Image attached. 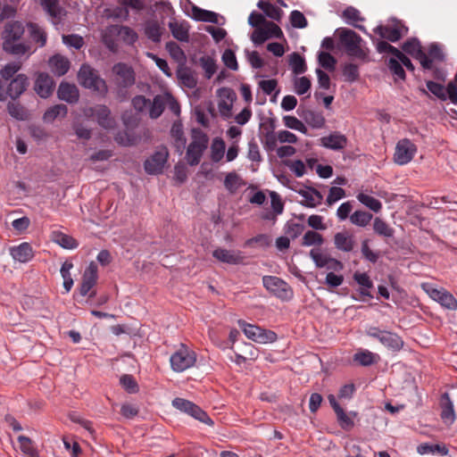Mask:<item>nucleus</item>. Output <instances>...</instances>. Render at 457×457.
Returning <instances> with one entry per match:
<instances>
[{
	"label": "nucleus",
	"instance_id": "1",
	"mask_svg": "<svg viewBox=\"0 0 457 457\" xmlns=\"http://www.w3.org/2000/svg\"><path fill=\"white\" fill-rule=\"evenodd\" d=\"M340 45L349 56L366 60L369 49L365 46L362 38L353 30L342 28L337 29Z\"/></svg>",
	"mask_w": 457,
	"mask_h": 457
},
{
	"label": "nucleus",
	"instance_id": "2",
	"mask_svg": "<svg viewBox=\"0 0 457 457\" xmlns=\"http://www.w3.org/2000/svg\"><path fill=\"white\" fill-rule=\"evenodd\" d=\"M208 144L209 137L205 132L195 128L191 129V142L186 153V160L190 166H195L200 162Z\"/></svg>",
	"mask_w": 457,
	"mask_h": 457
},
{
	"label": "nucleus",
	"instance_id": "3",
	"mask_svg": "<svg viewBox=\"0 0 457 457\" xmlns=\"http://www.w3.org/2000/svg\"><path fill=\"white\" fill-rule=\"evenodd\" d=\"M79 84L88 89H91L102 96H105L108 92V87L104 79H102L97 71L88 64H83L78 73Z\"/></svg>",
	"mask_w": 457,
	"mask_h": 457
},
{
	"label": "nucleus",
	"instance_id": "4",
	"mask_svg": "<svg viewBox=\"0 0 457 457\" xmlns=\"http://www.w3.org/2000/svg\"><path fill=\"white\" fill-rule=\"evenodd\" d=\"M170 367L175 372H182L192 368L196 362V353L184 344L170 358Z\"/></svg>",
	"mask_w": 457,
	"mask_h": 457
},
{
	"label": "nucleus",
	"instance_id": "5",
	"mask_svg": "<svg viewBox=\"0 0 457 457\" xmlns=\"http://www.w3.org/2000/svg\"><path fill=\"white\" fill-rule=\"evenodd\" d=\"M366 334L378 340L385 347L393 352H398L403 347V340L396 333L381 330L377 327H370L366 330Z\"/></svg>",
	"mask_w": 457,
	"mask_h": 457
},
{
	"label": "nucleus",
	"instance_id": "6",
	"mask_svg": "<svg viewBox=\"0 0 457 457\" xmlns=\"http://www.w3.org/2000/svg\"><path fill=\"white\" fill-rule=\"evenodd\" d=\"M238 325L245 337L259 344L273 343L278 337L274 331L262 328L258 326L248 324L244 320H238Z\"/></svg>",
	"mask_w": 457,
	"mask_h": 457
},
{
	"label": "nucleus",
	"instance_id": "7",
	"mask_svg": "<svg viewBox=\"0 0 457 457\" xmlns=\"http://www.w3.org/2000/svg\"><path fill=\"white\" fill-rule=\"evenodd\" d=\"M421 287L432 300L437 302L444 308L448 310L457 309V300L446 289L443 287L436 288L429 283H423Z\"/></svg>",
	"mask_w": 457,
	"mask_h": 457
},
{
	"label": "nucleus",
	"instance_id": "8",
	"mask_svg": "<svg viewBox=\"0 0 457 457\" xmlns=\"http://www.w3.org/2000/svg\"><path fill=\"white\" fill-rule=\"evenodd\" d=\"M262 284L268 291L281 300H289L293 296L290 286L280 278L264 276L262 278Z\"/></svg>",
	"mask_w": 457,
	"mask_h": 457
},
{
	"label": "nucleus",
	"instance_id": "9",
	"mask_svg": "<svg viewBox=\"0 0 457 457\" xmlns=\"http://www.w3.org/2000/svg\"><path fill=\"white\" fill-rule=\"evenodd\" d=\"M172 406L177 410L185 412L195 420L207 424L213 425V421L208 414L194 403L184 398L177 397L172 401Z\"/></svg>",
	"mask_w": 457,
	"mask_h": 457
},
{
	"label": "nucleus",
	"instance_id": "10",
	"mask_svg": "<svg viewBox=\"0 0 457 457\" xmlns=\"http://www.w3.org/2000/svg\"><path fill=\"white\" fill-rule=\"evenodd\" d=\"M408 32V28L400 21H391L386 25H379L374 29V33L379 35L382 38L391 42H397Z\"/></svg>",
	"mask_w": 457,
	"mask_h": 457
},
{
	"label": "nucleus",
	"instance_id": "11",
	"mask_svg": "<svg viewBox=\"0 0 457 457\" xmlns=\"http://www.w3.org/2000/svg\"><path fill=\"white\" fill-rule=\"evenodd\" d=\"M169 158V151L166 146L161 145L145 161L144 167L147 174L157 175L163 171Z\"/></svg>",
	"mask_w": 457,
	"mask_h": 457
},
{
	"label": "nucleus",
	"instance_id": "12",
	"mask_svg": "<svg viewBox=\"0 0 457 457\" xmlns=\"http://www.w3.org/2000/svg\"><path fill=\"white\" fill-rule=\"evenodd\" d=\"M112 73L114 74L115 84L119 87L128 88L135 84V71L131 66L119 62L113 65Z\"/></svg>",
	"mask_w": 457,
	"mask_h": 457
},
{
	"label": "nucleus",
	"instance_id": "13",
	"mask_svg": "<svg viewBox=\"0 0 457 457\" xmlns=\"http://www.w3.org/2000/svg\"><path fill=\"white\" fill-rule=\"evenodd\" d=\"M417 153V146L408 138L398 141L394 154V161L399 165L409 163Z\"/></svg>",
	"mask_w": 457,
	"mask_h": 457
},
{
	"label": "nucleus",
	"instance_id": "14",
	"mask_svg": "<svg viewBox=\"0 0 457 457\" xmlns=\"http://www.w3.org/2000/svg\"><path fill=\"white\" fill-rule=\"evenodd\" d=\"M218 109L220 116L224 119L230 118L236 94L230 88L222 87L218 90Z\"/></svg>",
	"mask_w": 457,
	"mask_h": 457
},
{
	"label": "nucleus",
	"instance_id": "15",
	"mask_svg": "<svg viewBox=\"0 0 457 457\" xmlns=\"http://www.w3.org/2000/svg\"><path fill=\"white\" fill-rule=\"evenodd\" d=\"M85 114L96 117L98 124L103 128L109 129L114 124V120L111 117V111L106 105L99 104L90 107L85 111Z\"/></svg>",
	"mask_w": 457,
	"mask_h": 457
},
{
	"label": "nucleus",
	"instance_id": "16",
	"mask_svg": "<svg viewBox=\"0 0 457 457\" xmlns=\"http://www.w3.org/2000/svg\"><path fill=\"white\" fill-rule=\"evenodd\" d=\"M98 279V268L97 265L91 262L84 271L82 276V282L79 288L81 295H87L90 290L95 287Z\"/></svg>",
	"mask_w": 457,
	"mask_h": 457
},
{
	"label": "nucleus",
	"instance_id": "17",
	"mask_svg": "<svg viewBox=\"0 0 457 457\" xmlns=\"http://www.w3.org/2000/svg\"><path fill=\"white\" fill-rule=\"evenodd\" d=\"M212 256L218 261L227 263L237 265L244 262L245 256L243 253L238 250H228L225 248H217L212 252Z\"/></svg>",
	"mask_w": 457,
	"mask_h": 457
},
{
	"label": "nucleus",
	"instance_id": "18",
	"mask_svg": "<svg viewBox=\"0 0 457 457\" xmlns=\"http://www.w3.org/2000/svg\"><path fill=\"white\" fill-rule=\"evenodd\" d=\"M54 81L51 76L46 73H39L36 79L34 89L42 98H47L53 93Z\"/></svg>",
	"mask_w": 457,
	"mask_h": 457
},
{
	"label": "nucleus",
	"instance_id": "19",
	"mask_svg": "<svg viewBox=\"0 0 457 457\" xmlns=\"http://www.w3.org/2000/svg\"><path fill=\"white\" fill-rule=\"evenodd\" d=\"M320 145L334 151H340L346 147L348 139L340 132H333L328 136L322 137Z\"/></svg>",
	"mask_w": 457,
	"mask_h": 457
},
{
	"label": "nucleus",
	"instance_id": "20",
	"mask_svg": "<svg viewBox=\"0 0 457 457\" xmlns=\"http://www.w3.org/2000/svg\"><path fill=\"white\" fill-rule=\"evenodd\" d=\"M186 3L191 6V12H187L188 16L192 19L198 21L211 22L214 24H219V14L202 9L195 4H193L189 0H185Z\"/></svg>",
	"mask_w": 457,
	"mask_h": 457
},
{
	"label": "nucleus",
	"instance_id": "21",
	"mask_svg": "<svg viewBox=\"0 0 457 457\" xmlns=\"http://www.w3.org/2000/svg\"><path fill=\"white\" fill-rule=\"evenodd\" d=\"M170 133L173 146L179 154H182L187 144L182 123L180 121H175L171 126Z\"/></svg>",
	"mask_w": 457,
	"mask_h": 457
},
{
	"label": "nucleus",
	"instance_id": "22",
	"mask_svg": "<svg viewBox=\"0 0 457 457\" xmlns=\"http://www.w3.org/2000/svg\"><path fill=\"white\" fill-rule=\"evenodd\" d=\"M28 78L23 74H19L8 85L6 94L12 98H18L27 88Z\"/></svg>",
	"mask_w": 457,
	"mask_h": 457
},
{
	"label": "nucleus",
	"instance_id": "23",
	"mask_svg": "<svg viewBox=\"0 0 457 457\" xmlns=\"http://www.w3.org/2000/svg\"><path fill=\"white\" fill-rule=\"evenodd\" d=\"M334 244L337 249L348 253L353 250L355 241L353 235L348 231H342L334 236Z\"/></svg>",
	"mask_w": 457,
	"mask_h": 457
},
{
	"label": "nucleus",
	"instance_id": "24",
	"mask_svg": "<svg viewBox=\"0 0 457 457\" xmlns=\"http://www.w3.org/2000/svg\"><path fill=\"white\" fill-rule=\"evenodd\" d=\"M299 194L302 196L301 204L309 208H314L320 204L323 199L322 195L317 189L312 187L301 190Z\"/></svg>",
	"mask_w": 457,
	"mask_h": 457
},
{
	"label": "nucleus",
	"instance_id": "25",
	"mask_svg": "<svg viewBox=\"0 0 457 457\" xmlns=\"http://www.w3.org/2000/svg\"><path fill=\"white\" fill-rule=\"evenodd\" d=\"M58 97L68 103H76L79 100V90L73 84L62 82L57 91Z\"/></svg>",
	"mask_w": 457,
	"mask_h": 457
},
{
	"label": "nucleus",
	"instance_id": "26",
	"mask_svg": "<svg viewBox=\"0 0 457 457\" xmlns=\"http://www.w3.org/2000/svg\"><path fill=\"white\" fill-rule=\"evenodd\" d=\"M40 4L54 19V23L60 22L66 13L64 9L60 6L59 0H40Z\"/></svg>",
	"mask_w": 457,
	"mask_h": 457
},
{
	"label": "nucleus",
	"instance_id": "27",
	"mask_svg": "<svg viewBox=\"0 0 457 457\" xmlns=\"http://www.w3.org/2000/svg\"><path fill=\"white\" fill-rule=\"evenodd\" d=\"M107 31L120 35L122 40L129 45H133L138 38L137 32L127 26L112 25L107 28Z\"/></svg>",
	"mask_w": 457,
	"mask_h": 457
},
{
	"label": "nucleus",
	"instance_id": "28",
	"mask_svg": "<svg viewBox=\"0 0 457 457\" xmlns=\"http://www.w3.org/2000/svg\"><path fill=\"white\" fill-rule=\"evenodd\" d=\"M441 407V419L445 424L452 425L454 422L456 416L453 410V404L447 393H445L442 395Z\"/></svg>",
	"mask_w": 457,
	"mask_h": 457
},
{
	"label": "nucleus",
	"instance_id": "29",
	"mask_svg": "<svg viewBox=\"0 0 457 457\" xmlns=\"http://www.w3.org/2000/svg\"><path fill=\"white\" fill-rule=\"evenodd\" d=\"M169 28L172 36L181 41L188 42L189 40V24L187 21H170Z\"/></svg>",
	"mask_w": 457,
	"mask_h": 457
},
{
	"label": "nucleus",
	"instance_id": "30",
	"mask_svg": "<svg viewBox=\"0 0 457 457\" xmlns=\"http://www.w3.org/2000/svg\"><path fill=\"white\" fill-rule=\"evenodd\" d=\"M354 281L360 286V295L361 296L372 298L373 295L370 293V289L373 287V283L365 272L356 271L353 274Z\"/></svg>",
	"mask_w": 457,
	"mask_h": 457
},
{
	"label": "nucleus",
	"instance_id": "31",
	"mask_svg": "<svg viewBox=\"0 0 457 457\" xmlns=\"http://www.w3.org/2000/svg\"><path fill=\"white\" fill-rule=\"evenodd\" d=\"M10 253L12 258L20 262H27L33 257L32 247L28 243H21L11 248Z\"/></svg>",
	"mask_w": 457,
	"mask_h": 457
},
{
	"label": "nucleus",
	"instance_id": "32",
	"mask_svg": "<svg viewBox=\"0 0 457 457\" xmlns=\"http://www.w3.org/2000/svg\"><path fill=\"white\" fill-rule=\"evenodd\" d=\"M49 66L55 75L62 76L69 71L70 62L66 57L55 54L49 59Z\"/></svg>",
	"mask_w": 457,
	"mask_h": 457
},
{
	"label": "nucleus",
	"instance_id": "33",
	"mask_svg": "<svg viewBox=\"0 0 457 457\" xmlns=\"http://www.w3.org/2000/svg\"><path fill=\"white\" fill-rule=\"evenodd\" d=\"M24 33V28L21 22L12 21L6 24L3 34L4 41H18Z\"/></svg>",
	"mask_w": 457,
	"mask_h": 457
},
{
	"label": "nucleus",
	"instance_id": "34",
	"mask_svg": "<svg viewBox=\"0 0 457 457\" xmlns=\"http://www.w3.org/2000/svg\"><path fill=\"white\" fill-rule=\"evenodd\" d=\"M51 239L64 249H75L79 246V243L74 237L59 230L52 232Z\"/></svg>",
	"mask_w": 457,
	"mask_h": 457
},
{
	"label": "nucleus",
	"instance_id": "35",
	"mask_svg": "<svg viewBox=\"0 0 457 457\" xmlns=\"http://www.w3.org/2000/svg\"><path fill=\"white\" fill-rule=\"evenodd\" d=\"M342 16L349 25L357 28L361 31H365V28L358 24L359 21H362L364 19L361 17L360 11L356 8L353 6L347 7L343 12Z\"/></svg>",
	"mask_w": 457,
	"mask_h": 457
},
{
	"label": "nucleus",
	"instance_id": "36",
	"mask_svg": "<svg viewBox=\"0 0 457 457\" xmlns=\"http://www.w3.org/2000/svg\"><path fill=\"white\" fill-rule=\"evenodd\" d=\"M67 112L68 108L65 104H55L45 112L43 120L46 123H52L58 118H64L67 115Z\"/></svg>",
	"mask_w": 457,
	"mask_h": 457
},
{
	"label": "nucleus",
	"instance_id": "37",
	"mask_svg": "<svg viewBox=\"0 0 457 457\" xmlns=\"http://www.w3.org/2000/svg\"><path fill=\"white\" fill-rule=\"evenodd\" d=\"M165 93L162 95H156L152 103H149V116L151 119L159 118L165 109Z\"/></svg>",
	"mask_w": 457,
	"mask_h": 457
},
{
	"label": "nucleus",
	"instance_id": "38",
	"mask_svg": "<svg viewBox=\"0 0 457 457\" xmlns=\"http://www.w3.org/2000/svg\"><path fill=\"white\" fill-rule=\"evenodd\" d=\"M226 144L221 137H215L211 144V160L213 162H219L222 160L225 154Z\"/></svg>",
	"mask_w": 457,
	"mask_h": 457
},
{
	"label": "nucleus",
	"instance_id": "39",
	"mask_svg": "<svg viewBox=\"0 0 457 457\" xmlns=\"http://www.w3.org/2000/svg\"><path fill=\"white\" fill-rule=\"evenodd\" d=\"M417 452L421 454H438L441 456H445L448 454V449L445 445H431L428 443H424L420 445L417 447Z\"/></svg>",
	"mask_w": 457,
	"mask_h": 457
},
{
	"label": "nucleus",
	"instance_id": "40",
	"mask_svg": "<svg viewBox=\"0 0 457 457\" xmlns=\"http://www.w3.org/2000/svg\"><path fill=\"white\" fill-rule=\"evenodd\" d=\"M257 6L262 10L265 15L269 18L278 21H280L283 12L277 5L271 4L269 1L260 0L257 4Z\"/></svg>",
	"mask_w": 457,
	"mask_h": 457
},
{
	"label": "nucleus",
	"instance_id": "41",
	"mask_svg": "<svg viewBox=\"0 0 457 457\" xmlns=\"http://www.w3.org/2000/svg\"><path fill=\"white\" fill-rule=\"evenodd\" d=\"M3 48L5 52L13 55H22L29 51V46L18 41H4Z\"/></svg>",
	"mask_w": 457,
	"mask_h": 457
},
{
	"label": "nucleus",
	"instance_id": "42",
	"mask_svg": "<svg viewBox=\"0 0 457 457\" xmlns=\"http://www.w3.org/2000/svg\"><path fill=\"white\" fill-rule=\"evenodd\" d=\"M7 110L8 113L18 120H26L29 118V111L19 103H8Z\"/></svg>",
	"mask_w": 457,
	"mask_h": 457
},
{
	"label": "nucleus",
	"instance_id": "43",
	"mask_svg": "<svg viewBox=\"0 0 457 457\" xmlns=\"http://www.w3.org/2000/svg\"><path fill=\"white\" fill-rule=\"evenodd\" d=\"M289 65L295 75L303 74L307 70L304 58L298 53H293L289 55Z\"/></svg>",
	"mask_w": 457,
	"mask_h": 457
},
{
	"label": "nucleus",
	"instance_id": "44",
	"mask_svg": "<svg viewBox=\"0 0 457 457\" xmlns=\"http://www.w3.org/2000/svg\"><path fill=\"white\" fill-rule=\"evenodd\" d=\"M379 359L378 355L369 350H361L353 355V360L362 366H370Z\"/></svg>",
	"mask_w": 457,
	"mask_h": 457
},
{
	"label": "nucleus",
	"instance_id": "45",
	"mask_svg": "<svg viewBox=\"0 0 457 457\" xmlns=\"http://www.w3.org/2000/svg\"><path fill=\"white\" fill-rule=\"evenodd\" d=\"M17 439L19 442L20 449L23 454H25L27 457H37V451L29 437L25 436H19Z\"/></svg>",
	"mask_w": 457,
	"mask_h": 457
},
{
	"label": "nucleus",
	"instance_id": "46",
	"mask_svg": "<svg viewBox=\"0 0 457 457\" xmlns=\"http://www.w3.org/2000/svg\"><path fill=\"white\" fill-rule=\"evenodd\" d=\"M146 37L154 42H159L162 37V28L157 21H147L145 28Z\"/></svg>",
	"mask_w": 457,
	"mask_h": 457
},
{
	"label": "nucleus",
	"instance_id": "47",
	"mask_svg": "<svg viewBox=\"0 0 457 457\" xmlns=\"http://www.w3.org/2000/svg\"><path fill=\"white\" fill-rule=\"evenodd\" d=\"M242 186L240 177L236 172H229L227 174L224 179V187L230 193L237 192Z\"/></svg>",
	"mask_w": 457,
	"mask_h": 457
},
{
	"label": "nucleus",
	"instance_id": "48",
	"mask_svg": "<svg viewBox=\"0 0 457 457\" xmlns=\"http://www.w3.org/2000/svg\"><path fill=\"white\" fill-rule=\"evenodd\" d=\"M166 50L176 62L179 63H184L186 62V54L176 42H168L166 44Z\"/></svg>",
	"mask_w": 457,
	"mask_h": 457
},
{
	"label": "nucleus",
	"instance_id": "49",
	"mask_svg": "<svg viewBox=\"0 0 457 457\" xmlns=\"http://www.w3.org/2000/svg\"><path fill=\"white\" fill-rule=\"evenodd\" d=\"M357 199L359 202L375 212H378L382 208V204L378 199L369 195L360 193L357 195Z\"/></svg>",
	"mask_w": 457,
	"mask_h": 457
},
{
	"label": "nucleus",
	"instance_id": "50",
	"mask_svg": "<svg viewBox=\"0 0 457 457\" xmlns=\"http://www.w3.org/2000/svg\"><path fill=\"white\" fill-rule=\"evenodd\" d=\"M73 268V264L71 262H64L61 268V275L63 278V287L66 292H70L73 286V279L71 275V270Z\"/></svg>",
	"mask_w": 457,
	"mask_h": 457
},
{
	"label": "nucleus",
	"instance_id": "51",
	"mask_svg": "<svg viewBox=\"0 0 457 457\" xmlns=\"http://www.w3.org/2000/svg\"><path fill=\"white\" fill-rule=\"evenodd\" d=\"M372 220V214L365 211H355L351 216L350 220L353 224L360 227L367 226Z\"/></svg>",
	"mask_w": 457,
	"mask_h": 457
},
{
	"label": "nucleus",
	"instance_id": "52",
	"mask_svg": "<svg viewBox=\"0 0 457 457\" xmlns=\"http://www.w3.org/2000/svg\"><path fill=\"white\" fill-rule=\"evenodd\" d=\"M374 231L382 237H391L394 236V229L388 226L386 222H385L380 218H376L373 222Z\"/></svg>",
	"mask_w": 457,
	"mask_h": 457
},
{
	"label": "nucleus",
	"instance_id": "53",
	"mask_svg": "<svg viewBox=\"0 0 457 457\" xmlns=\"http://www.w3.org/2000/svg\"><path fill=\"white\" fill-rule=\"evenodd\" d=\"M402 48L414 58H417L423 52L420 41L416 38L408 39L403 43Z\"/></svg>",
	"mask_w": 457,
	"mask_h": 457
},
{
	"label": "nucleus",
	"instance_id": "54",
	"mask_svg": "<svg viewBox=\"0 0 457 457\" xmlns=\"http://www.w3.org/2000/svg\"><path fill=\"white\" fill-rule=\"evenodd\" d=\"M323 242V237L320 233L314 230H308L303 235L302 245L305 246L321 245Z\"/></svg>",
	"mask_w": 457,
	"mask_h": 457
},
{
	"label": "nucleus",
	"instance_id": "55",
	"mask_svg": "<svg viewBox=\"0 0 457 457\" xmlns=\"http://www.w3.org/2000/svg\"><path fill=\"white\" fill-rule=\"evenodd\" d=\"M343 77L347 82H354L359 79V68L356 64L353 63H346L343 67L342 71Z\"/></svg>",
	"mask_w": 457,
	"mask_h": 457
},
{
	"label": "nucleus",
	"instance_id": "56",
	"mask_svg": "<svg viewBox=\"0 0 457 457\" xmlns=\"http://www.w3.org/2000/svg\"><path fill=\"white\" fill-rule=\"evenodd\" d=\"M247 158L253 162H256L257 165L262 161V157L260 153V147L257 142L253 138L248 142L247 145Z\"/></svg>",
	"mask_w": 457,
	"mask_h": 457
},
{
	"label": "nucleus",
	"instance_id": "57",
	"mask_svg": "<svg viewBox=\"0 0 457 457\" xmlns=\"http://www.w3.org/2000/svg\"><path fill=\"white\" fill-rule=\"evenodd\" d=\"M310 256L314 262L316 267L324 268L328 264L330 256L322 253L320 249L313 248L310 251Z\"/></svg>",
	"mask_w": 457,
	"mask_h": 457
},
{
	"label": "nucleus",
	"instance_id": "58",
	"mask_svg": "<svg viewBox=\"0 0 457 457\" xmlns=\"http://www.w3.org/2000/svg\"><path fill=\"white\" fill-rule=\"evenodd\" d=\"M200 64L204 71L205 77L211 79L216 72L217 65L215 61L210 56H204L200 59Z\"/></svg>",
	"mask_w": 457,
	"mask_h": 457
},
{
	"label": "nucleus",
	"instance_id": "59",
	"mask_svg": "<svg viewBox=\"0 0 457 457\" xmlns=\"http://www.w3.org/2000/svg\"><path fill=\"white\" fill-rule=\"evenodd\" d=\"M427 87L433 95H435L439 99L445 101L448 98L447 87H445L443 85L434 81H428Z\"/></svg>",
	"mask_w": 457,
	"mask_h": 457
},
{
	"label": "nucleus",
	"instance_id": "60",
	"mask_svg": "<svg viewBox=\"0 0 457 457\" xmlns=\"http://www.w3.org/2000/svg\"><path fill=\"white\" fill-rule=\"evenodd\" d=\"M312 83L309 78L303 76L295 78L294 80V88L297 95L302 96L307 93L311 88Z\"/></svg>",
	"mask_w": 457,
	"mask_h": 457
},
{
	"label": "nucleus",
	"instance_id": "61",
	"mask_svg": "<svg viewBox=\"0 0 457 457\" xmlns=\"http://www.w3.org/2000/svg\"><path fill=\"white\" fill-rule=\"evenodd\" d=\"M283 120H284L285 126L289 129H295V130L303 132L304 134L307 132L306 126L296 117L285 116L283 118Z\"/></svg>",
	"mask_w": 457,
	"mask_h": 457
},
{
	"label": "nucleus",
	"instance_id": "62",
	"mask_svg": "<svg viewBox=\"0 0 457 457\" xmlns=\"http://www.w3.org/2000/svg\"><path fill=\"white\" fill-rule=\"evenodd\" d=\"M29 31L33 41L38 43L40 46H45L46 42V35L43 29L36 24H31L29 26Z\"/></svg>",
	"mask_w": 457,
	"mask_h": 457
},
{
	"label": "nucleus",
	"instance_id": "63",
	"mask_svg": "<svg viewBox=\"0 0 457 457\" xmlns=\"http://www.w3.org/2000/svg\"><path fill=\"white\" fill-rule=\"evenodd\" d=\"M290 21L293 27L297 29L306 28L308 25L307 20L300 11H293L290 14Z\"/></svg>",
	"mask_w": 457,
	"mask_h": 457
},
{
	"label": "nucleus",
	"instance_id": "64",
	"mask_svg": "<svg viewBox=\"0 0 457 457\" xmlns=\"http://www.w3.org/2000/svg\"><path fill=\"white\" fill-rule=\"evenodd\" d=\"M222 62L224 64L232 71H237L238 64L235 53L231 49H226L222 54Z\"/></svg>",
	"mask_w": 457,
	"mask_h": 457
}]
</instances>
